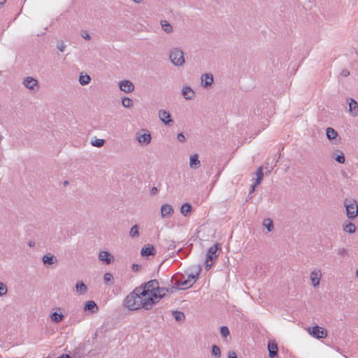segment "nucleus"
Segmentation results:
<instances>
[{
  "mask_svg": "<svg viewBox=\"0 0 358 358\" xmlns=\"http://www.w3.org/2000/svg\"><path fill=\"white\" fill-rule=\"evenodd\" d=\"M124 306L130 310H137L141 308L150 310L155 305L152 298L147 296L144 289L140 287H136L124 301Z\"/></svg>",
  "mask_w": 358,
  "mask_h": 358,
  "instance_id": "1",
  "label": "nucleus"
},
{
  "mask_svg": "<svg viewBox=\"0 0 358 358\" xmlns=\"http://www.w3.org/2000/svg\"><path fill=\"white\" fill-rule=\"evenodd\" d=\"M169 58L172 64L176 66H182L185 62L183 52L178 48L170 50Z\"/></svg>",
  "mask_w": 358,
  "mask_h": 358,
  "instance_id": "2",
  "label": "nucleus"
},
{
  "mask_svg": "<svg viewBox=\"0 0 358 358\" xmlns=\"http://www.w3.org/2000/svg\"><path fill=\"white\" fill-rule=\"evenodd\" d=\"M346 214L349 219H355L358 215V204L355 199L345 200L344 203Z\"/></svg>",
  "mask_w": 358,
  "mask_h": 358,
  "instance_id": "3",
  "label": "nucleus"
},
{
  "mask_svg": "<svg viewBox=\"0 0 358 358\" xmlns=\"http://www.w3.org/2000/svg\"><path fill=\"white\" fill-rule=\"evenodd\" d=\"M136 139L141 145H148L152 139L150 133L147 130L142 129L136 134Z\"/></svg>",
  "mask_w": 358,
  "mask_h": 358,
  "instance_id": "4",
  "label": "nucleus"
},
{
  "mask_svg": "<svg viewBox=\"0 0 358 358\" xmlns=\"http://www.w3.org/2000/svg\"><path fill=\"white\" fill-rule=\"evenodd\" d=\"M158 280L154 279L148 281L146 283L142 284L139 287L145 289L147 296H149L150 298H152V294H155L156 290L158 289Z\"/></svg>",
  "mask_w": 358,
  "mask_h": 358,
  "instance_id": "5",
  "label": "nucleus"
},
{
  "mask_svg": "<svg viewBox=\"0 0 358 358\" xmlns=\"http://www.w3.org/2000/svg\"><path fill=\"white\" fill-rule=\"evenodd\" d=\"M309 334L316 338H324L327 336V331L323 327L316 325L309 330Z\"/></svg>",
  "mask_w": 358,
  "mask_h": 358,
  "instance_id": "6",
  "label": "nucleus"
},
{
  "mask_svg": "<svg viewBox=\"0 0 358 358\" xmlns=\"http://www.w3.org/2000/svg\"><path fill=\"white\" fill-rule=\"evenodd\" d=\"M23 85L29 90L36 92L38 89V82L32 77H27L23 80Z\"/></svg>",
  "mask_w": 358,
  "mask_h": 358,
  "instance_id": "7",
  "label": "nucleus"
},
{
  "mask_svg": "<svg viewBox=\"0 0 358 358\" xmlns=\"http://www.w3.org/2000/svg\"><path fill=\"white\" fill-rule=\"evenodd\" d=\"M220 244L215 243L213 246L210 247L206 254V262L213 261L217 259L218 255L217 254L219 249Z\"/></svg>",
  "mask_w": 358,
  "mask_h": 358,
  "instance_id": "8",
  "label": "nucleus"
},
{
  "mask_svg": "<svg viewBox=\"0 0 358 358\" xmlns=\"http://www.w3.org/2000/svg\"><path fill=\"white\" fill-rule=\"evenodd\" d=\"M174 213L173 208L171 205L165 203L161 206L160 215L162 218H167L172 216Z\"/></svg>",
  "mask_w": 358,
  "mask_h": 358,
  "instance_id": "9",
  "label": "nucleus"
},
{
  "mask_svg": "<svg viewBox=\"0 0 358 358\" xmlns=\"http://www.w3.org/2000/svg\"><path fill=\"white\" fill-rule=\"evenodd\" d=\"M159 118L166 125H170L173 122L170 113L166 110H159Z\"/></svg>",
  "mask_w": 358,
  "mask_h": 358,
  "instance_id": "10",
  "label": "nucleus"
},
{
  "mask_svg": "<svg viewBox=\"0 0 358 358\" xmlns=\"http://www.w3.org/2000/svg\"><path fill=\"white\" fill-rule=\"evenodd\" d=\"M167 292H169V289L165 287H160L159 284L158 283V289L156 290L155 294H152V299H153L155 304L158 303L160 299H162L166 295Z\"/></svg>",
  "mask_w": 358,
  "mask_h": 358,
  "instance_id": "11",
  "label": "nucleus"
},
{
  "mask_svg": "<svg viewBox=\"0 0 358 358\" xmlns=\"http://www.w3.org/2000/svg\"><path fill=\"white\" fill-rule=\"evenodd\" d=\"M214 78L211 73H204L201 77V84L204 88H208L213 83Z\"/></svg>",
  "mask_w": 358,
  "mask_h": 358,
  "instance_id": "12",
  "label": "nucleus"
},
{
  "mask_svg": "<svg viewBox=\"0 0 358 358\" xmlns=\"http://www.w3.org/2000/svg\"><path fill=\"white\" fill-rule=\"evenodd\" d=\"M119 87L120 90L125 93H130L134 90V84L127 80L120 81L119 83Z\"/></svg>",
  "mask_w": 358,
  "mask_h": 358,
  "instance_id": "13",
  "label": "nucleus"
},
{
  "mask_svg": "<svg viewBox=\"0 0 358 358\" xmlns=\"http://www.w3.org/2000/svg\"><path fill=\"white\" fill-rule=\"evenodd\" d=\"M350 114L353 117L358 116V103L352 98L348 99Z\"/></svg>",
  "mask_w": 358,
  "mask_h": 358,
  "instance_id": "14",
  "label": "nucleus"
},
{
  "mask_svg": "<svg viewBox=\"0 0 358 358\" xmlns=\"http://www.w3.org/2000/svg\"><path fill=\"white\" fill-rule=\"evenodd\" d=\"M322 277L320 270L315 269L310 273V280L314 287H318Z\"/></svg>",
  "mask_w": 358,
  "mask_h": 358,
  "instance_id": "15",
  "label": "nucleus"
},
{
  "mask_svg": "<svg viewBox=\"0 0 358 358\" xmlns=\"http://www.w3.org/2000/svg\"><path fill=\"white\" fill-rule=\"evenodd\" d=\"M84 310L89 313L94 314L98 312L99 308L94 301H87L85 304Z\"/></svg>",
  "mask_w": 358,
  "mask_h": 358,
  "instance_id": "16",
  "label": "nucleus"
},
{
  "mask_svg": "<svg viewBox=\"0 0 358 358\" xmlns=\"http://www.w3.org/2000/svg\"><path fill=\"white\" fill-rule=\"evenodd\" d=\"M182 95L185 100H192L195 96V92L189 86L182 88Z\"/></svg>",
  "mask_w": 358,
  "mask_h": 358,
  "instance_id": "17",
  "label": "nucleus"
},
{
  "mask_svg": "<svg viewBox=\"0 0 358 358\" xmlns=\"http://www.w3.org/2000/svg\"><path fill=\"white\" fill-rule=\"evenodd\" d=\"M268 350L270 358H274L278 355V345L275 341L268 343Z\"/></svg>",
  "mask_w": 358,
  "mask_h": 358,
  "instance_id": "18",
  "label": "nucleus"
},
{
  "mask_svg": "<svg viewBox=\"0 0 358 358\" xmlns=\"http://www.w3.org/2000/svg\"><path fill=\"white\" fill-rule=\"evenodd\" d=\"M99 258L101 261L109 264L113 260V256L108 251H101L99 252Z\"/></svg>",
  "mask_w": 358,
  "mask_h": 358,
  "instance_id": "19",
  "label": "nucleus"
},
{
  "mask_svg": "<svg viewBox=\"0 0 358 358\" xmlns=\"http://www.w3.org/2000/svg\"><path fill=\"white\" fill-rule=\"evenodd\" d=\"M155 248L152 245L144 246L141 251V255L143 257H148L150 255H155Z\"/></svg>",
  "mask_w": 358,
  "mask_h": 358,
  "instance_id": "20",
  "label": "nucleus"
},
{
  "mask_svg": "<svg viewBox=\"0 0 358 358\" xmlns=\"http://www.w3.org/2000/svg\"><path fill=\"white\" fill-rule=\"evenodd\" d=\"M192 285H193V282H191L189 280L186 279L182 281L177 282V285L173 286L172 288L175 289H185L192 287Z\"/></svg>",
  "mask_w": 358,
  "mask_h": 358,
  "instance_id": "21",
  "label": "nucleus"
},
{
  "mask_svg": "<svg viewBox=\"0 0 358 358\" xmlns=\"http://www.w3.org/2000/svg\"><path fill=\"white\" fill-rule=\"evenodd\" d=\"M42 261L45 265H52L57 262V259L52 255L47 254L43 256Z\"/></svg>",
  "mask_w": 358,
  "mask_h": 358,
  "instance_id": "22",
  "label": "nucleus"
},
{
  "mask_svg": "<svg viewBox=\"0 0 358 358\" xmlns=\"http://www.w3.org/2000/svg\"><path fill=\"white\" fill-rule=\"evenodd\" d=\"M76 289L79 294H84L87 292V287L83 282H78L76 285Z\"/></svg>",
  "mask_w": 358,
  "mask_h": 358,
  "instance_id": "23",
  "label": "nucleus"
},
{
  "mask_svg": "<svg viewBox=\"0 0 358 358\" xmlns=\"http://www.w3.org/2000/svg\"><path fill=\"white\" fill-rule=\"evenodd\" d=\"M200 166V161L199 160V157L197 155H194L190 157L189 159V166L192 169H197Z\"/></svg>",
  "mask_w": 358,
  "mask_h": 358,
  "instance_id": "24",
  "label": "nucleus"
},
{
  "mask_svg": "<svg viewBox=\"0 0 358 358\" xmlns=\"http://www.w3.org/2000/svg\"><path fill=\"white\" fill-rule=\"evenodd\" d=\"M192 206L188 203H185L181 206L180 213L184 216H187L192 211Z\"/></svg>",
  "mask_w": 358,
  "mask_h": 358,
  "instance_id": "25",
  "label": "nucleus"
},
{
  "mask_svg": "<svg viewBox=\"0 0 358 358\" xmlns=\"http://www.w3.org/2000/svg\"><path fill=\"white\" fill-rule=\"evenodd\" d=\"M326 135L327 138L329 140L331 141L336 139V138L338 136V133L334 129L331 127H328L326 130Z\"/></svg>",
  "mask_w": 358,
  "mask_h": 358,
  "instance_id": "26",
  "label": "nucleus"
},
{
  "mask_svg": "<svg viewBox=\"0 0 358 358\" xmlns=\"http://www.w3.org/2000/svg\"><path fill=\"white\" fill-rule=\"evenodd\" d=\"M343 231L349 234H354L356 231V226L352 222H348L343 225Z\"/></svg>",
  "mask_w": 358,
  "mask_h": 358,
  "instance_id": "27",
  "label": "nucleus"
},
{
  "mask_svg": "<svg viewBox=\"0 0 358 358\" xmlns=\"http://www.w3.org/2000/svg\"><path fill=\"white\" fill-rule=\"evenodd\" d=\"M172 315H173L174 319L177 322H183L185 319V315L184 313H182L181 311L174 310V311H173Z\"/></svg>",
  "mask_w": 358,
  "mask_h": 358,
  "instance_id": "28",
  "label": "nucleus"
},
{
  "mask_svg": "<svg viewBox=\"0 0 358 358\" xmlns=\"http://www.w3.org/2000/svg\"><path fill=\"white\" fill-rule=\"evenodd\" d=\"M161 25H162V27L163 30L166 34H171V33L173 32V27H172V26L166 20H162L161 21Z\"/></svg>",
  "mask_w": 358,
  "mask_h": 358,
  "instance_id": "29",
  "label": "nucleus"
},
{
  "mask_svg": "<svg viewBox=\"0 0 358 358\" xmlns=\"http://www.w3.org/2000/svg\"><path fill=\"white\" fill-rule=\"evenodd\" d=\"M129 236L132 238L139 236V227L138 224L131 227L129 231Z\"/></svg>",
  "mask_w": 358,
  "mask_h": 358,
  "instance_id": "30",
  "label": "nucleus"
},
{
  "mask_svg": "<svg viewBox=\"0 0 358 358\" xmlns=\"http://www.w3.org/2000/svg\"><path fill=\"white\" fill-rule=\"evenodd\" d=\"M91 81V78L89 75H80L79 76V83L81 85H86L89 84Z\"/></svg>",
  "mask_w": 358,
  "mask_h": 358,
  "instance_id": "31",
  "label": "nucleus"
},
{
  "mask_svg": "<svg viewBox=\"0 0 358 358\" xmlns=\"http://www.w3.org/2000/svg\"><path fill=\"white\" fill-rule=\"evenodd\" d=\"M50 317L52 322L59 323L64 319V315L62 313H57V312H54L51 314Z\"/></svg>",
  "mask_w": 358,
  "mask_h": 358,
  "instance_id": "32",
  "label": "nucleus"
},
{
  "mask_svg": "<svg viewBox=\"0 0 358 358\" xmlns=\"http://www.w3.org/2000/svg\"><path fill=\"white\" fill-rule=\"evenodd\" d=\"M255 174L257 176L256 184H260L264 177L262 166H260L257 169Z\"/></svg>",
  "mask_w": 358,
  "mask_h": 358,
  "instance_id": "33",
  "label": "nucleus"
},
{
  "mask_svg": "<svg viewBox=\"0 0 358 358\" xmlns=\"http://www.w3.org/2000/svg\"><path fill=\"white\" fill-rule=\"evenodd\" d=\"M263 225L265 227L268 231H271L273 229V223L271 219L266 218L263 221Z\"/></svg>",
  "mask_w": 358,
  "mask_h": 358,
  "instance_id": "34",
  "label": "nucleus"
},
{
  "mask_svg": "<svg viewBox=\"0 0 358 358\" xmlns=\"http://www.w3.org/2000/svg\"><path fill=\"white\" fill-rule=\"evenodd\" d=\"M211 355L215 358H220L221 357L220 348L217 345H213L212 347Z\"/></svg>",
  "mask_w": 358,
  "mask_h": 358,
  "instance_id": "35",
  "label": "nucleus"
},
{
  "mask_svg": "<svg viewBox=\"0 0 358 358\" xmlns=\"http://www.w3.org/2000/svg\"><path fill=\"white\" fill-rule=\"evenodd\" d=\"M122 104L124 107L129 108L133 106L134 102L129 97H124L122 100Z\"/></svg>",
  "mask_w": 358,
  "mask_h": 358,
  "instance_id": "36",
  "label": "nucleus"
},
{
  "mask_svg": "<svg viewBox=\"0 0 358 358\" xmlns=\"http://www.w3.org/2000/svg\"><path fill=\"white\" fill-rule=\"evenodd\" d=\"M201 269V267H199V269L196 272V273L189 274L188 275L187 280H189L191 282H193V285L196 282V280L198 279Z\"/></svg>",
  "mask_w": 358,
  "mask_h": 358,
  "instance_id": "37",
  "label": "nucleus"
},
{
  "mask_svg": "<svg viewBox=\"0 0 358 358\" xmlns=\"http://www.w3.org/2000/svg\"><path fill=\"white\" fill-rule=\"evenodd\" d=\"M105 141L103 139L96 138L94 141H92L93 146L101 148L104 145Z\"/></svg>",
  "mask_w": 358,
  "mask_h": 358,
  "instance_id": "38",
  "label": "nucleus"
},
{
  "mask_svg": "<svg viewBox=\"0 0 358 358\" xmlns=\"http://www.w3.org/2000/svg\"><path fill=\"white\" fill-rule=\"evenodd\" d=\"M334 159L339 164H344L345 161L344 154L342 152H340L339 155L335 156Z\"/></svg>",
  "mask_w": 358,
  "mask_h": 358,
  "instance_id": "39",
  "label": "nucleus"
},
{
  "mask_svg": "<svg viewBox=\"0 0 358 358\" xmlns=\"http://www.w3.org/2000/svg\"><path fill=\"white\" fill-rule=\"evenodd\" d=\"M220 334L223 338H227L229 336V330L227 327L222 326L220 327Z\"/></svg>",
  "mask_w": 358,
  "mask_h": 358,
  "instance_id": "40",
  "label": "nucleus"
},
{
  "mask_svg": "<svg viewBox=\"0 0 358 358\" xmlns=\"http://www.w3.org/2000/svg\"><path fill=\"white\" fill-rule=\"evenodd\" d=\"M113 279V276L111 273H106L103 275V280L105 281L106 283H110L111 284L112 282V280Z\"/></svg>",
  "mask_w": 358,
  "mask_h": 358,
  "instance_id": "41",
  "label": "nucleus"
},
{
  "mask_svg": "<svg viewBox=\"0 0 358 358\" xmlns=\"http://www.w3.org/2000/svg\"><path fill=\"white\" fill-rule=\"evenodd\" d=\"M7 292V286L4 283L0 282V296L6 294Z\"/></svg>",
  "mask_w": 358,
  "mask_h": 358,
  "instance_id": "42",
  "label": "nucleus"
},
{
  "mask_svg": "<svg viewBox=\"0 0 358 358\" xmlns=\"http://www.w3.org/2000/svg\"><path fill=\"white\" fill-rule=\"evenodd\" d=\"M176 247V242L174 241H167V249L169 250H174Z\"/></svg>",
  "mask_w": 358,
  "mask_h": 358,
  "instance_id": "43",
  "label": "nucleus"
},
{
  "mask_svg": "<svg viewBox=\"0 0 358 358\" xmlns=\"http://www.w3.org/2000/svg\"><path fill=\"white\" fill-rule=\"evenodd\" d=\"M66 48V45L63 41L59 42L57 45V48L60 52H64Z\"/></svg>",
  "mask_w": 358,
  "mask_h": 358,
  "instance_id": "44",
  "label": "nucleus"
},
{
  "mask_svg": "<svg viewBox=\"0 0 358 358\" xmlns=\"http://www.w3.org/2000/svg\"><path fill=\"white\" fill-rule=\"evenodd\" d=\"M177 139L180 143H184L186 141V138L183 133H180L177 136Z\"/></svg>",
  "mask_w": 358,
  "mask_h": 358,
  "instance_id": "45",
  "label": "nucleus"
},
{
  "mask_svg": "<svg viewBox=\"0 0 358 358\" xmlns=\"http://www.w3.org/2000/svg\"><path fill=\"white\" fill-rule=\"evenodd\" d=\"M338 255L341 257H345L348 255V251L345 248H340L338 250Z\"/></svg>",
  "mask_w": 358,
  "mask_h": 358,
  "instance_id": "46",
  "label": "nucleus"
},
{
  "mask_svg": "<svg viewBox=\"0 0 358 358\" xmlns=\"http://www.w3.org/2000/svg\"><path fill=\"white\" fill-rule=\"evenodd\" d=\"M81 36L85 38V40L90 41L91 39L90 35L86 31H83L81 33Z\"/></svg>",
  "mask_w": 358,
  "mask_h": 358,
  "instance_id": "47",
  "label": "nucleus"
},
{
  "mask_svg": "<svg viewBox=\"0 0 358 358\" xmlns=\"http://www.w3.org/2000/svg\"><path fill=\"white\" fill-rule=\"evenodd\" d=\"M350 74V71L348 69H343L341 72V76L343 77H348Z\"/></svg>",
  "mask_w": 358,
  "mask_h": 358,
  "instance_id": "48",
  "label": "nucleus"
},
{
  "mask_svg": "<svg viewBox=\"0 0 358 358\" xmlns=\"http://www.w3.org/2000/svg\"><path fill=\"white\" fill-rule=\"evenodd\" d=\"M141 266L140 265L137 264H134L132 265V269H133V271H135V272H136V271H139V269L141 268Z\"/></svg>",
  "mask_w": 358,
  "mask_h": 358,
  "instance_id": "49",
  "label": "nucleus"
},
{
  "mask_svg": "<svg viewBox=\"0 0 358 358\" xmlns=\"http://www.w3.org/2000/svg\"><path fill=\"white\" fill-rule=\"evenodd\" d=\"M228 357L229 358H238L236 352H234V351L229 352Z\"/></svg>",
  "mask_w": 358,
  "mask_h": 358,
  "instance_id": "50",
  "label": "nucleus"
},
{
  "mask_svg": "<svg viewBox=\"0 0 358 358\" xmlns=\"http://www.w3.org/2000/svg\"><path fill=\"white\" fill-rule=\"evenodd\" d=\"M150 192H151V194L155 195V194L157 192V187H152V188L151 189Z\"/></svg>",
  "mask_w": 358,
  "mask_h": 358,
  "instance_id": "51",
  "label": "nucleus"
},
{
  "mask_svg": "<svg viewBox=\"0 0 358 358\" xmlns=\"http://www.w3.org/2000/svg\"><path fill=\"white\" fill-rule=\"evenodd\" d=\"M205 264H206V270H208V269L211 267V266H212V264H209V263H208V262H207L206 261Z\"/></svg>",
  "mask_w": 358,
  "mask_h": 358,
  "instance_id": "52",
  "label": "nucleus"
},
{
  "mask_svg": "<svg viewBox=\"0 0 358 358\" xmlns=\"http://www.w3.org/2000/svg\"><path fill=\"white\" fill-rule=\"evenodd\" d=\"M257 185V184H256V183H255V185H252V186H251V187H250V193H251V192H254V191H255V187H256V185Z\"/></svg>",
  "mask_w": 358,
  "mask_h": 358,
  "instance_id": "53",
  "label": "nucleus"
},
{
  "mask_svg": "<svg viewBox=\"0 0 358 358\" xmlns=\"http://www.w3.org/2000/svg\"><path fill=\"white\" fill-rule=\"evenodd\" d=\"M57 358H71V357L69 355H62V356H60V357H59Z\"/></svg>",
  "mask_w": 358,
  "mask_h": 358,
  "instance_id": "54",
  "label": "nucleus"
},
{
  "mask_svg": "<svg viewBox=\"0 0 358 358\" xmlns=\"http://www.w3.org/2000/svg\"><path fill=\"white\" fill-rule=\"evenodd\" d=\"M6 0H0V6H2L5 4Z\"/></svg>",
  "mask_w": 358,
  "mask_h": 358,
  "instance_id": "55",
  "label": "nucleus"
},
{
  "mask_svg": "<svg viewBox=\"0 0 358 358\" xmlns=\"http://www.w3.org/2000/svg\"><path fill=\"white\" fill-rule=\"evenodd\" d=\"M29 245L30 247H32V246H34V243L29 242Z\"/></svg>",
  "mask_w": 358,
  "mask_h": 358,
  "instance_id": "56",
  "label": "nucleus"
},
{
  "mask_svg": "<svg viewBox=\"0 0 358 358\" xmlns=\"http://www.w3.org/2000/svg\"><path fill=\"white\" fill-rule=\"evenodd\" d=\"M356 276L358 277V268L356 270Z\"/></svg>",
  "mask_w": 358,
  "mask_h": 358,
  "instance_id": "57",
  "label": "nucleus"
},
{
  "mask_svg": "<svg viewBox=\"0 0 358 358\" xmlns=\"http://www.w3.org/2000/svg\"><path fill=\"white\" fill-rule=\"evenodd\" d=\"M67 184H68L67 181L64 182V185H67Z\"/></svg>",
  "mask_w": 358,
  "mask_h": 358,
  "instance_id": "58",
  "label": "nucleus"
},
{
  "mask_svg": "<svg viewBox=\"0 0 358 358\" xmlns=\"http://www.w3.org/2000/svg\"><path fill=\"white\" fill-rule=\"evenodd\" d=\"M46 358H50V357H46Z\"/></svg>",
  "mask_w": 358,
  "mask_h": 358,
  "instance_id": "59",
  "label": "nucleus"
}]
</instances>
